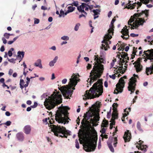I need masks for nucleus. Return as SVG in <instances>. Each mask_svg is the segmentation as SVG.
<instances>
[{
  "mask_svg": "<svg viewBox=\"0 0 153 153\" xmlns=\"http://www.w3.org/2000/svg\"><path fill=\"white\" fill-rule=\"evenodd\" d=\"M132 3L133 1L131 2L130 1H128V3L126 4L124 8L133 9L135 8V7H137V13L134 14L135 17L132 18V17H131L128 22V25L131 26L132 29H134L137 28L140 25H142L143 23L145 22L144 19L139 17H143V16L147 17L148 16L149 10H138L139 8L142 4V3L139 1H137V3L136 2L133 3Z\"/></svg>",
  "mask_w": 153,
  "mask_h": 153,
  "instance_id": "nucleus-1",
  "label": "nucleus"
},
{
  "mask_svg": "<svg viewBox=\"0 0 153 153\" xmlns=\"http://www.w3.org/2000/svg\"><path fill=\"white\" fill-rule=\"evenodd\" d=\"M54 91L51 96H48L47 93H44L41 96V99L45 98L44 102V105L46 108L49 110L53 109L56 106H57L62 102V96L59 92Z\"/></svg>",
  "mask_w": 153,
  "mask_h": 153,
  "instance_id": "nucleus-2",
  "label": "nucleus"
},
{
  "mask_svg": "<svg viewBox=\"0 0 153 153\" xmlns=\"http://www.w3.org/2000/svg\"><path fill=\"white\" fill-rule=\"evenodd\" d=\"M103 92L102 82L100 80H98L94 84L92 87L90 88V91H86L83 99L86 100L98 97L102 94Z\"/></svg>",
  "mask_w": 153,
  "mask_h": 153,
  "instance_id": "nucleus-3",
  "label": "nucleus"
},
{
  "mask_svg": "<svg viewBox=\"0 0 153 153\" xmlns=\"http://www.w3.org/2000/svg\"><path fill=\"white\" fill-rule=\"evenodd\" d=\"M104 66L103 65L100 64L98 65H94L93 68L90 73V79H88L87 81L89 82L91 85L93 82L96 81L98 78H100L104 70Z\"/></svg>",
  "mask_w": 153,
  "mask_h": 153,
  "instance_id": "nucleus-4",
  "label": "nucleus"
},
{
  "mask_svg": "<svg viewBox=\"0 0 153 153\" xmlns=\"http://www.w3.org/2000/svg\"><path fill=\"white\" fill-rule=\"evenodd\" d=\"M50 127L52 131L54 133L55 136L67 138L66 134L71 135V132L66 129L65 127L58 125H51Z\"/></svg>",
  "mask_w": 153,
  "mask_h": 153,
  "instance_id": "nucleus-5",
  "label": "nucleus"
},
{
  "mask_svg": "<svg viewBox=\"0 0 153 153\" xmlns=\"http://www.w3.org/2000/svg\"><path fill=\"white\" fill-rule=\"evenodd\" d=\"M58 110L55 114V120L58 123H64L65 125V123L64 122L66 120L65 117L67 111L69 110L70 108L68 106H63L62 104L61 106L57 107Z\"/></svg>",
  "mask_w": 153,
  "mask_h": 153,
  "instance_id": "nucleus-6",
  "label": "nucleus"
},
{
  "mask_svg": "<svg viewBox=\"0 0 153 153\" xmlns=\"http://www.w3.org/2000/svg\"><path fill=\"white\" fill-rule=\"evenodd\" d=\"M143 53L146 56L144 61L146 62L148 59H149L150 60V62H152L151 65L149 67L146 68V74L147 75H149V73L150 74H153V49L144 51Z\"/></svg>",
  "mask_w": 153,
  "mask_h": 153,
  "instance_id": "nucleus-7",
  "label": "nucleus"
},
{
  "mask_svg": "<svg viewBox=\"0 0 153 153\" xmlns=\"http://www.w3.org/2000/svg\"><path fill=\"white\" fill-rule=\"evenodd\" d=\"M137 78H138V75L135 74H134L133 76L131 78L130 80L128 83V89L129 91H131V94L133 93L135 90V82H137Z\"/></svg>",
  "mask_w": 153,
  "mask_h": 153,
  "instance_id": "nucleus-8",
  "label": "nucleus"
},
{
  "mask_svg": "<svg viewBox=\"0 0 153 153\" xmlns=\"http://www.w3.org/2000/svg\"><path fill=\"white\" fill-rule=\"evenodd\" d=\"M112 33H108L105 34L104 36V39L106 40L105 44L106 45L104 44H102V46L101 47V49L103 50L104 49L105 51H107L108 48H109L110 47L108 45L111 44V42L109 41V40L111 39L112 38V36L111 35V34Z\"/></svg>",
  "mask_w": 153,
  "mask_h": 153,
  "instance_id": "nucleus-9",
  "label": "nucleus"
},
{
  "mask_svg": "<svg viewBox=\"0 0 153 153\" xmlns=\"http://www.w3.org/2000/svg\"><path fill=\"white\" fill-rule=\"evenodd\" d=\"M113 143L114 147H116L117 143V137L109 138L107 141V144L110 151L112 152H114V149L112 146V144Z\"/></svg>",
  "mask_w": 153,
  "mask_h": 153,
  "instance_id": "nucleus-10",
  "label": "nucleus"
},
{
  "mask_svg": "<svg viewBox=\"0 0 153 153\" xmlns=\"http://www.w3.org/2000/svg\"><path fill=\"white\" fill-rule=\"evenodd\" d=\"M97 142L96 140L90 142L86 145L84 150L87 152L94 151L96 147Z\"/></svg>",
  "mask_w": 153,
  "mask_h": 153,
  "instance_id": "nucleus-11",
  "label": "nucleus"
},
{
  "mask_svg": "<svg viewBox=\"0 0 153 153\" xmlns=\"http://www.w3.org/2000/svg\"><path fill=\"white\" fill-rule=\"evenodd\" d=\"M123 77H121L119 80V83L116 85V90L118 93H121L123 91L125 83Z\"/></svg>",
  "mask_w": 153,
  "mask_h": 153,
  "instance_id": "nucleus-12",
  "label": "nucleus"
},
{
  "mask_svg": "<svg viewBox=\"0 0 153 153\" xmlns=\"http://www.w3.org/2000/svg\"><path fill=\"white\" fill-rule=\"evenodd\" d=\"M77 79L75 76H72L71 78L69 79V84L70 85L69 88H71L73 87L72 89L74 90L75 89L74 87L76 86L77 83Z\"/></svg>",
  "mask_w": 153,
  "mask_h": 153,
  "instance_id": "nucleus-13",
  "label": "nucleus"
},
{
  "mask_svg": "<svg viewBox=\"0 0 153 153\" xmlns=\"http://www.w3.org/2000/svg\"><path fill=\"white\" fill-rule=\"evenodd\" d=\"M88 4V3L86 4L85 3H82L78 7V10L79 12L83 13L86 15H87V13L85 11L84 9L86 7H89V6H90Z\"/></svg>",
  "mask_w": 153,
  "mask_h": 153,
  "instance_id": "nucleus-14",
  "label": "nucleus"
},
{
  "mask_svg": "<svg viewBox=\"0 0 153 153\" xmlns=\"http://www.w3.org/2000/svg\"><path fill=\"white\" fill-rule=\"evenodd\" d=\"M127 27L125 25L121 31V33L124 35H122L121 36L124 39H127L129 37L128 30L127 29Z\"/></svg>",
  "mask_w": 153,
  "mask_h": 153,
  "instance_id": "nucleus-15",
  "label": "nucleus"
},
{
  "mask_svg": "<svg viewBox=\"0 0 153 153\" xmlns=\"http://www.w3.org/2000/svg\"><path fill=\"white\" fill-rule=\"evenodd\" d=\"M123 137L125 142H129L131 138V134L130 131L127 130L126 131Z\"/></svg>",
  "mask_w": 153,
  "mask_h": 153,
  "instance_id": "nucleus-16",
  "label": "nucleus"
},
{
  "mask_svg": "<svg viewBox=\"0 0 153 153\" xmlns=\"http://www.w3.org/2000/svg\"><path fill=\"white\" fill-rule=\"evenodd\" d=\"M83 117H84V118L83 119L81 123H82L85 120L87 121L88 120L90 119L91 117H92V116L91 112H87L86 113L84 114Z\"/></svg>",
  "mask_w": 153,
  "mask_h": 153,
  "instance_id": "nucleus-17",
  "label": "nucleus"
},
{
  "mask_svg": "<svg viewBox=\"0 0 153 153\" xmlns=\"http://www.w3.org/2000/svg\"><path fill=\"white\" fill-rule=\"evenodd\" d=\"M16 137L18 140L22 142L23 141L24 138V134L22 132H19L16 134Z\"/></svg>",
  "mask_w": 153,
  "mask_h": 153,
  "instance_id": "nucleus-18",
  "label": "nucleus"
},
{
  "mask_svg": "<svg viewBox=\"0 0 153 153\" xmlns=\"http://www.w3.org/2000/svg\"><path fill=\"white\" fill-rule=\"evenodd\" d=\"M136 64L134 65V67L136 68L137 72L141 71L143 68V66L139 62H135Z\"/></svg>",
  "mask_w": 153,
  "mask_h": 153,
  "instance_id": "nucleus-19",
  "label": "nucleus"
},
{
  "mask_svg": "<svg viewBox=\"0 0 153 153\" xmlns=\"http://www.w3.org/2000/svg\"><path fill=\"white\" fill-rule=\"evenodd\" d=\"M116 19H114V18L113 19L111 22V24L110 25L109 27H110V28L108 30V33H112V34H113L114 33V23Z\"/></svg>",
  "mask_w": 153,
  "mask_h": 153,
  "instance_id": "nucleus-20",
  "label": "nucleus"
},
{
  "mask_svg": "<svg viewBox=\"0 0 153 153\" xmlns=\"http://www.w3.org/2000/svg\"><path fill=\"white\" fill-rule=\"evenodd\" d=\"M67 88H64L63 89L65 90V92L66 95L68 96V97H67L66 98H69V96L70 95H71V94L73 93V91L71 90L70 88L68 87V85H67Z\"/></svg>",
  "mask_w": 153,
  "mask_h": 153,
  "instance_id": "nucleus-21",
  "label": "nucleus"
},
{
  "mask_svg": "<svg viewBox=\"0 0 153 153\" xmlns=\"http://www.w3.org/2000/svg\"><path fill=\"white\" fill-rule=\"evenodd\" d=\"M94 57V60L96 61L97 62L99 61L101 63L105 64L106 63V61L105 58L102 59V58H100V57H98L97 56L95 55Z\"/></svg>",
  "mask_w": 153,
  "mask_h": 153,
  "instance_id": "nucleus-22",
  "label": "nucleus"
},
{
  "mask_svg": "<svg viewBox=\"0 0 153 153\" xmlns=\"http://www.w3.org/2000/svg\"><path fill=\"white\" fill-rule=\"evenodd\" d=\"M24 132L27 134H29L30 132L31 129L30 126L27 125L25 126L24 128Z\"/></svg>",
  "mask_w": 153,
  "mask_h": 153,
  "instance_id": "nucleus-23",
  "label": "nucleus"
},
{
  "mask_svg": "<svg viewBox=\"0 0 153 153\" xmlns=\"http://www.w3.org/2000/svg\"><path fill=\"white\" fill-rule=\"evenodd\" d=\"M58 58V57L57 56H56L53 60L49 62V66L50 67H52L53 66L54 64L56 62Z\"/></svg>",
  "mask_w": 153,
  "mask_h": 153,
  "instance_id": "nucleus-24",
  "label": "nucleus"
},
{
  "mask_svg": "<svg viewBox=\"0 0 153 153\" xmlns=\"http://www.w3.org/2000/svg\"><path fill=\"white\" fill-rule=\"evenodd\" d=\"M34 65L36 67H38L40 68H42V66L41 63V60L39 59L37 60L36 62H35Z\"/></svg>",
  "mask_w": 153,
  "mask_h": 153,
  "instance_id": "nucleus-25",
  "label": "nucleus"
},
{
  "mask_svg": "<svg viewBox=\"0 0 153 153\" xmlns=\"http://www.w3.org/2000/svg\"><path fill=\"white\" fill-rule=\"evenodd\" d=\"M18 55L17 56V59H18L19 57H22V58H23L25 55V52L23 51H18L17 52Z\"/></svg>",
  "mask_w": 153,
  "mask_h": 153,
  "instance_id": "nucleus-26",
  "label": "nucleus"
},
{
  "mask_svg": "<svg viewBox=\"0 0 153 153\" xmlns=\"http://www.w3.org/2000/svg\"><path fill=\"white\" fill-rule=\"evenodd\" d=\"M137 129L141 132L142 133L143 132V130L142 128H141V124L139 121H138L137 122Z\"/></svg>",
  "mask_w": 153,
  "mask_h": 153,
  "instance_id": "nucleus-27",
  "label": "nucleus"
},
{
  "mask_svg": "<svg viewBox=\"0 0 153 153\" xmlns=\"http://www.w3.org/2000/svg\"><path fill=\"white\" fill-rule=\"evenodd\" d=\"M131 111V108H129L128 109L127 108H126L124 110V112H127V113H125L123 114V117L125 118V117H126L127 115L129 114V112Z\"/></svg>",
  "mask_w": 153,
  "mask_h": 153,
  "instance_id": "nucleus-28",
  "label": "nucleus"
},
{
  "mask_svg": "<svg viewBox=\"0 0 153 153\" xmlns=\"http://www.w3.org/2000/svg\"><path fill=\"white\" fill-rule=\"evenodd\" d=\"M94 13V16H96L100 14V10L99 9L93 10L92 11Z\"/></svg>",
  "mask_w": 153,
  "mask_h": 153,
  "instance_id": "nucleus-29",
  "label": "nucleus"
},
{
  "mask_svg": "<svg viewBox=\"0 0 153 153\" xmlns=\"http://www.w3.org/2000/svg\"><path fill=\"white\" fill-rule=\"evenodd\" d=\"M153 38H151L150 36H147L146 37V39H150V40L148 41V42L150 45H152L153 44V36H152Z\"/></svg>",
  "mask_w": 153,
  "mask_h": 153,
  "instance_id": "nucleus-30",
  "label": "nucleus"
},
{
  "mask_svg": "<svg viewBox=\"0 0 153 153\" xmlns=\"http://www.w3.org/2000/svg\"><path fill=\"white\" fill-rule=\"evenodd\" d=\"M100 58H102V59L105 58V51L103 50H101L100 52Z\"/></svg>",
  "mask_w": 153,
  "mask_h": 153,
  "instance_id": "nucleus-31",
  "label": "nucleus"
},
{
  "mask_svg": "<svg viewBox=\"0 0 153 153\" xmlns=\"http://www.w3.org/2000/svg\"><path fill=\"white\" fill-rule=\"evenodd\" d=\"M25 83V81L23 79H20L19 84L20 87L22 89L24 88L23 85Z\"/></svg>",
  "mask_w": 153,
  "mask_h": 153,
  "instance_id": "nucleus-32",
  "label": "nucleus"
},
{
  "mask_svg": "<svg viewBox=\"0 0 153 153\" xmlns=\"http://www.w3.org/2000/svg\"><path fill=\"white\" fill-rule=\"evenodd\" d=\"M69 5H71L72 6H75L77 7V9L78 10V7H79L78 6V2L77 1H74L73 3L69 4Z\"/></svg>",
  "mask_w": 153,
  "mask_h": 153,
  "instance_id": "nucleus-33",
  "label": "nucleus"
},
{
  "mask_svg": "<svg viewBox=\"0 0 153 153\" xmlns=\"http://www.w3.org/2000/svg\"><path fill=\"white\" fill-rule=\"evenodd\" d=\"M119 70L121 71V73H124L126 70L127 68H123V66H120L119 68Z\"/></svg>",
  "mask_w": 153,
  "mask_h": 153,
  "instance_id": "nucleus-34",
  "label": "nucleus"
},
{
  "mask_svg": "<svg viewBox=\"0 0 153 153\" xmlns=\"http://www.w3.org/2000/svg\"><path fill=\"white\" fill-rule=\"evenodd\" d=\"M140 1L145 4H147L150 1L153 4V0H140Z\"/></svg>",
  "mask_w": 153,
  "mask_h": 153,
  "instance_id": "nucleus-35",
  "label": "nucleus"
},
{
  "mask_svg": "<svg viewBox=\"0 0 153 153\" xmlns=\"http://www.w3.org/2000/svg\"><path fill=\"white\" fill-rule=\"evenodd\" d=\"M68 10L69 11V12L71 13L73 12L75 10V7L70 6L68 7Z\"/></svg>",
  "mask_w": 153,
  "mask_h": 153,
  "instance_id": "nucleus-36",
  "label": "nucleus"
},
{
  "mask_svg": "<svg viewBox=\"0 0 153 153\" xmlns=\"http://www.w3.org/2000/svg\"><path fill=\"white\" fill-rule=\"evenodd\" d=\"M0 82H1V83L3 84L2 85L3 87L4 88L7 86V85L4 83V78L0 79Z\"/></svg>",
  "mask_w": 153,
  "mask_h": 153,
  "instance_id": "nucleus-37",
  "label": "nucleus"
},
{
  "mask_svg": "<svg viewBox=\"0 0 153 153\" xmlns=\"http://www.w3.org/2000/svg\"><path fill=\"white\" fill-rule=\"evenodd\" d=\"M7 59L8 61L10 62L13 63L14 64L16 63L15 61L17 60L16 59H15L14 58H12L10 59H9L7 58Z\"/></svg>",
  "mask_w": 153,
  "mask_h": 153,
  "instance_id": "nucleus-38",
  "label": "nucleus"
},
{
  "mask_svg": "<svg viewBox=\"0 0 153 153\" xmlns=\"http://www.w3.org/2000/svg\"><path fill=\"white\" fill-rule=\"evenodd\" d=\"M102 124L103 127H107L108 125V122L105 121L103 123H102Z\"/></svg>",
  "mask_w": 153,
  "mask_h": 153,
  "instance_id": "nucleus-39",
  "label": "nucleus"
},
{
  "mask_svg": "<svg viewBox=\"0 0 153 153\" xmlns=\"http://www.w3.org/2000/svg\"><path fill=\"white\" fill-rule=\"evenodd\" d=\"M61 39L67 41L69 39V37L68 36H64L62 37Z\"/></svg>",
  "mask_w": 153,
  "mask_h": 153,
  "instance_id": "nucleus-40",
  "label": "nucleus"
},
{
  "mask_svg": "<svg viewBox=\"0 0 153 153\" xmlns=\"http://www.w3.org/2000/svg\"><path fill=\"white\" fill-rule=\"evenodd\" d=\"M80 25L79 23H78L76 24L74 28V30L76 31H77L79 29V27Z\"/></svg>",
  "mask_w": 153,
  "mask_h": 153,
  "instance_id": "nucleus-41",
  "label": "nucleus"
},
{
  "mask_svg": "<svg viewBox=\"0 0 153 153\" xmlns=\"http://www.w3.org/2000/svg\"><path fill=\"white\" fill-rule=\"evenodd\" d=\"M11 123V122L10 121H7L6 122L4 123H2L3 124H4L7 126H10Z\"/></svg>",
  "mask_w": 153,
  "mask_h": 153,
  "instance_id": "nucleus-42",
  "label": "nucleus"
},
{
  "mask_svg": "<svg viewBox=\"0 0 153 153\" xmlns=\"http://www.w3.org/2000/svg\"><path fill=\"white\" fill-rule=\"evenodd\" d=\"M75 143L76 147L77 149H79V144L77 139H76L75 140Z\"/></svg>",
  "mask_w": 153,
  "mask_h": 153,
  "instance_id": "nucleus-43",
  "label": "nucleus"
},
{
  "mask_svg": "<svg viewBox=\"0 0 153 153\" xmlns=\"http://www.w3.org/2000/svg\"><path fill=\"white\" fill-rule=\"evenodd\" d=\"M115 125V122L114 120L110 124V129H112L113 128V126Z\"/></svg>",
  "mask_w": 153,
  "mask_h": 153,
  "instance_id": "nucleus-44",
  "label": "nucleus"
},
{
  "mask_svg": "<svg viewBox=\"0 0 153 153\" xmlns=\"http://www.w3.org/2000/svg\"><path fill=\"white\" fill-rule=\"evenodd\" d=\"M111 107L110 108V109L109 111L108 112L107 114V118L108 119L110 118L111 115Z\"/></svg>",
  "mask_w": 153,
  "mask_h": 153,
  "instance_id": "nucleus-45",
  "label": "nucleus"
},
{
  "mask_svg": "<svg viewBox=\"0 0 153 153\" xmlns=\"http://www.w3.org/2000/svg\"><path fill=\"white\" fill-rule=\"evenodd\" d=\"M137 48H135L134 47L133 48V51L132 54L134 56L136 55V53L137 52Z\"/></svg>",
  "mask_w": 153,
  "mask_h": 153,
  "instance_id": "nucleus-46",
  "label": "nucleus"
},
{
  "mask_svg": "<svg viewBox=\"0 0 153 153\" xmlns=\"http://www.w3.org/2000/svg\"><path fill=\"white\" fill-rule=\"evenodd\" d=\"M38 103L36 102H35L33 105H31V107L32 108H36L37 106Z\"/></svg>",
  "mask_w": 153,
  "mask_h": 153,
  "instance_id": "nucleus-47",
  "label": "nucleus"
},
{
  "mask_svg": "<svg viewBox=\"0 0 153 153\" xmlns=\"http://www.w3.org/2000/svg\"><path fill=\"white\" fill-rule=\"evenodd\" d=\"M9 33H5L4 34V36L6 39H8L9 38V36L8 35Z\"/></svg>",
  "mask_w": 153,
  "mask_h": 153,
  "instance_id": "nucleus-48",
  "label": "nucleus"
},
{
  "mask_svg": "<svg viewBox=\"0 0 153 153\" xmlns=\"http://www.w3.org/2000/svg\"><path fill=\"white\" fill-rule=\"evenodd\" d=\"M39 22V19L35 18L34 24H38Z\"/></svg>",
  "mask_w": 153,
  "mask_h": 153,
  "instance_id": "nucleus-49",
  "label": "nucleus"
},
{
  "mask_svg": "<svg viewBox=\"0 0 153 153\" xmlns=\"http://www.w3.org/2000/svg\"><path fill=\"white\" fill-rule=\"evenodd\" d=\"M106 131V129L104 128H102V129L100 130V132L102 134H104L105 133Z\"/></svg>",
  "mask_w": 153,
  "mask_h": 153,
  "instance_id": "nucleus-50",
  "label": "nucleus"
},
{
  "mask_svg": "<svg viewBox=\"0 0 153 153\" xmlns=\"http://www.w3.org/2000/svg\"><path fill=\"white\" fill-rule=\"evenodd\" d=\"M130 35L132 37H135L138 36V34H135L134 33H131L130 34Z\"/></svg>",
  "mask_w": 153,
  "mask_h": 153,
  "instance_id": "nucleus-51",
  "label": "nucleus"
},
{
  "mask_svg": "<svg viewBox=\"0 0 153 153\" xmlns=\"http://www.w3.org/2000/svg\"><path fill=\"white\" fill-rule=\"evenodd\" d=\"M2 40L3 41V42L4 44H6L7 42V41L4 37L2 38Z\"/></svg>",
  "mask_w": 153,
  "mask_h": 153,
  "instance_id": "nucleus-52",
  "label": "nucleus"
},
{
  "mask_svg": "<svg viewBox=\"0 0 153 153\" xmlns=\"http://www.w3.org/2000/svg\"><path fill=\"white\" fill-rule=\"evenodd\" d=\"M118 117V114H115L113 116V118L114 120L117 119Z\"/></svg>",
  "mask_w": 153,
  "mask_h": 153,
  "instance_id": "nucleus-53",
  "label": "nucleus"
},
{
  "mask_svg": "<svg viewBox=\"0 0 153 153\" xmlns=\"http://www.w3.org/2000/svg\"><path fill=\"white\" fill-rule=\"evenodd\" d=\"M5 50L4 47V45H2L0 48V51L1 52H3Z\"/></svg>",
  "mask_w": 153,
  "mask_h": 153,
  "instance_id": "nucleus-54",
  "label": "nucleus"
},
{
  "mask_svg": "<svg viewBox=\"0 0 153 153\" xmlns=\"http://www.w3.org/2000/svg\"><path fill=\"white\" fill-rule=\"evenodd\" d=\"M109 76L110 78H112L113 79H114L116 78L114 74H113L112 75H109Z\"/></svg>",
  "mask_w": 153,
  "mask_h": 153,
  "instance_id": "nucleus-55",
  "label": "nucleus"
},
{
  "mask_svg": "<svg viewBox=\"0 0 153 153\" xmlns=\"http://www.w3.org/2000/svg\"><path fill=\"white\" fill-rule=\"evenodd\" d=\"M67 82V79H64L62 80V83L63 84H65Z\"/></svg>",
  "mask_w": 153,
  "mask_h": 153,
  "instance_id": "nucleus-56",
  "label": "nucleus"
},
{
  "mask_svg": "<svg viewBox=\"0 0 153 153\" xmlns=\"http://www.w3.org/2000/svg\"><path fill=\"white\" fill-rule=\"evenodd\" d=\"M13 73V70L12 69H10L9 71L8 74L10 75H11Z\"/></svg>",
  "mask_w": 153,
  "mask_h": 153,
  "instance_id": "nucleus-57",
  "label": "nucleus"
},
{
  "mask_svg": "<svg viewBox=\"0 0 153 153\" xmlns=\"http://www.w3.org/2000/svg\"><path fill=\"white\" fill-rule=\"evenodd\" d=\"M13 53L11 51H8V55L10 57L12 55Z\"/></svg>",
  "mask_w": 153,
  "mask_h": 153,
  "instance_id": "nucleus-58",
  "label": "nucleus"
},
{
  "mask_svg": "<svg viewBox=\"0 0 153 153\" xmlns=\"http://www.w3.org/2000/svg\"><path fill=\"white\" fill-rule=\"evenodd\" d=\"M140 149H141L142 150H143L144 153L146 152L147 151L146 149L144 148V147H143V148H142V147L141 146L140 147Z\"/></svg>",
  "mask_w": 153,
  "mask_h": 153,
  "instance_id": "nucleus-59",
  "label": "nucleus"
},
{
  "mask_svg": "<svg viewBox=\"0 0 153 153\" xmlns=\"http://www.w3.org/2000/svg\"><path fill=\"white\" fill-rule=\"evenodd\" d=\"M26 79L27 81L26 82V83L29 84L30 81V78L28 77H27L26 78Z\"/></svg>",
  "mask_w": 153,
  "mask_h": 153,
  "instance_id": "nucleus-60",
  "label": "nucleus"
},
{
  "mask_svg": "<svg viewBox=\"0 0 153 153\" xmlns=\"http://www.w3.org/2000/svg\"><path fill=\"white\" fill-rule=\"evenodd\" d=\"M5 114L7 116H9L10 115V113L8 111H6L5 112Z\"/></svg>",
  "mask_w": 153,
  "mask_h": 153,
  "instance_id": "nucleus-61",
  "label": "nucleus"
},
{
  "mask_svg": "<svg viewBox=\"0 0 153 153\" xmlns=\"http://www.w3.org/2000/svg\"><path fill=\"white\" fill-rule=\"evenodd\" d=\"M50 49H52L53 51H55L56 50V47L55 46H53L51 47L50 48Z\"/></svg>",
  "mask_w": 153,
  "mask_h": 153,
  "instance_id": "nucleus-62",
  "label": "nucleus"
},
{
  "mask_svg": "<svg viewBox=\"0 0 153 153\" xmlns=\"http://www.w3.org/2000/svg\"><path fill=\"white\" fill-rule=\"evenodd\" d=\"M41 9L42 10H47V8L44 6H41Z\"/></svg>",
  "mask_w": 153,
  "mask_h": 153,
  "instance_id": "nucleus-63",
  "label": "nucleus"
},
{
  "mask_svg": "<svg viewBox=\"0 0 153 153\" xmlns=\"http://www.w3.org/2000/svg\"><path fill=\"white\" fill-rule=\"evenodd\" d=\"M104 85L105 87H107L108 86V83L106 81H105L104 83Z\"/></svg>",
  "mask_w": 153,
  "mask_h": 153,
  "instance_id": "nucleus-64",
  "label": "nucleus"
}]
</instances>
